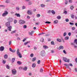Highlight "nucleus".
Segmentation results:
<instances>
[{"label":"nucleus","instance_id":"nucleus-11","mask_svg":"<svg viewBox=\"0 0 77 77\" xmlns=\"http://www.w3.org/2000/svg\"><path fill=\"white\" fill-rule=\"evenodd\" d=\"M27 2H28V5H29L32 4V1H31L29 0L27 1Z\"/></svg>","mask_w":77,"mask_h":77},{"label":"nucleus","instance_id":"nucleus-4","mask_svg":"<svg viewBox=\"0 0 77 77\" xmlns=\"http://www.w3.org/2000/svg\"><path fill=\"white\" fill-rule=\"evenodd\" d=\"M12 74L14 75H15L17 73V71L15 69H13L12 71Z\"/></svg>","mask_w":77,"mask_h":77},{"label":"nucleus","instance_id":"nucleus-28","mask_svg":"<svg viewBox=\"0 0 77 77\" xmlns=\"http://www.w3.org/2000/svg\"><path fill=\"white\" fill-rule=\"evenodd\" d=\"M23 70H24V71H27V67H25L23 69Z\"/></svg>","mask_w":77,"mask_h":77},{"label":"nucleus","instance_id":"nucleus-2","mask_svg":"<svg viewBox=\"0 0 77 77\" xmlns=\"http://www.w3.org/2000/svg\"><path fill=\"white\" fill-rule=\"evenodd\" d=\"M63 60L64 61V62H69L70 60L69 59H68L66 58L63 57Z\"/></svg>","mask_w":77,"mask_h":77},{"label":"nucleus","instance_id":"nucleus-54","mask_svg":"<svg viewBox=\"0 0 77 77\" xmlns=\"http://www.w3.org/2000/svg\"><path fill=\"white\" fill-rule=\"evenodd\" d=\"M23 28L24 29H26L27 28V26L25 25L23 26Z\"/></svg>","mask_w":77,"mask_h":77},{"label":"nucleus","instance_id":"nucleus-38","mask_svg":"<svg viewBox=\"0 0 77 77\" xmlns=\"http://www.w3.org/2000/svg\"><path fill=\"white\" fill-rule=\"evenodd\" d=\"M45 23L46 24H50V23H51V22H50L49 21H46L45 22Z\"/></svg>","mask_w":77,"mask_h":77},{"label":"nucleus","instance_id":"nucleus-47","mask_svg":"<svg viewBox=\"0 0 77 77\" xmlns=\"http://www.w3.org/2000/svg\"><path fill=\"white\" fill-rule=\"evenodd\" d=\"M26 9V6H22V9Z\"/></svg>","mask_w":77,"mask_h":77},{"label":"nucleus","instance_id":"nucleus-32","mask_svg":"<svg viewBox=\"0 0 77 77\" xmlns=\"http://www.w3.org/2000/svg\"><path fill=\"white\" fill-rule=\"evenodd\" d=\"M43 48H44V49H46V48H48V47L47 46H46V45L43 46Z\"/></svg>","mask_w":77,"mask_h":77},{"label":"nucleus","instance_id":"nucleus-6","mask_svg":"<svg viewBox=\"0 0 77 77\" xmlns=\"http://www.w3.org/2000/svg\"><path fill=\"white\" fill-rule=\"evenodd\" d=\"M27 13L29 14V15H32V14H33V13H32V11L30 10H29L28 11Z\"/></svg>","mask_w":77,"mask_h":77},{"label":"nucleus","instance_id":"nucleus-31","mask_svg":"<svg viewBox=\"0 0 77 77\" xmlns=\"http://www.w3.org/2000/svg\"><path fill=\"white\" fill-rule=\"evenodd\" d=\"M17 63L18 65H21L22 63H21V61H18L17 62Z\"/></svg>","mask_w":77,"mask_h":77},{"label":"nucleus","instance_id":"nucleus-40","mask_svg":"<svg viewBox=\"0 0 77 77\" xmlns=\"http://www.w3.org/2000/svg\"><path fill=\"white\" fill-rule=\"evenodd\" d=\"M51 12V10H49L48 11V14H50Z\"/></svg>","mask_w":77,"mask_h":77},{"label":"nucleus","instance_id":"nucleus-46","mask_svg":"<svg viewBox=\"0 0 77 77\" xmlns=\"http://www.w3.org/2000/svg\"><path fill=\"white\" fill-rule=\"evenodd\" d=\"M69 2L70 3H72V0H69Z\"/></svg>","mask_w":77,"mask_h":77},{"label":"nucleus","instance_id":"nucleus-51","mask_svg":"<svg viewBox=\"0 0 77 77\" xmlns=\"http://www.w3.org/2000/svg\"><path fill=\"white\" fill-rule=\"evenodd\" d=\"M6 68L7 69H9V66L8 65H6Z\"/></svg>","mask_w":77,"mask_h":77},{"label":"nucleus","instance_id":"nucleus-21","mask_svg":"<svg viewBox=\"0 0 77 77\" xmlns=\"http://www.w3.org/2000/svg\"><path fill=\"white\" fill-rule=\"evenodd\" d=\"M30 41L27 42H26L24 43V45H27V44H29V43H30Z\"/></svg>","mask_w":77,"mask_h":77},{"label":"nucleus","instance_id":"nucleus-52","mask_svg":"<svg viewBox=\"0 0 77 77\" xmlns=\"http://www.w3.org/2000/svg\"><path fill=\"white\" fill-rule=\"evenodd\" d=\"M41 63V61L40 60H38L37 62V63L38 64H39Z\"/></svg>","mask_w":77,"mask_h":77},{"label":"nucleus","instance_id":"nucleus-37","mask_svg":"<svg viewBox=\"0 0 77 77\" xmlns=\"http://www.w3.org/2000/svg\"><path fill=\"white\" fill-rule=\"evenodd\" d=\"M40 41L43 42H44V39H40Z\"/></svg>","mask_w":77,"mask_h":77},{"label":"nucleus","instance_id":"nucleus-22","mask_svg":"<svg viewBox=\"0 0 77 77\" xmlns=\"http://www.w3.org/2000/svg\"><path fill=\"white\" fill-rule=\"evenodd\" d=\"M64 65H65V66H66L67 68H69V64H64Z\"/></svg>","mask_w":77,"mask_h":77},{"label":"nucleus","instance_id":"nucleus-35","mask_svg":"<svg viewBox=\"0 0 77 77\" xmlns=\"http://www.w3.org/2000/svg\"><path fill=\"white\" fill-rule=\"evenodd\" d=\"M70 8L71 10H73V9H74V6L73 5H72L70 7Z\"/></svg>","mask_w":77,"mask_h":77},{"label":"nucleus","instance_id":"nucleus-62","mask_svg":"<svg viewBox=\"0 0 77 77\" xmlns=\"http://www.w3.org/2000/svg\"><path fill=\"white\" fill-rule=\"evenodd\" d=\"M65 39H69V37L67 36L65 37Z\"/></svg>","mask_w":77,"mask_h":77},{"label":"nucleus","instance_id":"nucleus-26","mask_svg":"<svg viewBox=\"0 0 77 77\" xmlns=\"http://www.w3.org/2000/svg\"><path fill=\"white\" fill-rule=\"evenodd\" d=\"M33 32V31H32L31 32H29V35H32V34Z\"/></svg>","mask_w":77,"mask_h":77},{"label":"nucleus","instance_id":"nucleus-23","mask_svg":"<svg viewBox=\"0 0 77 77\" xmlns=\"http://www.w3.org/2000/svg\"><path fill=\"white\" fill-rule=\"evenodd\" d=\"M51 12L53 15H54V14H55V11H54V10H52Z\"/></svg>","mask_w":77,"mask_h":77},{"label":"nucleus","instance_id":"nucleus-61","mask_svg":"<svg viewBox=\"0 0 77 77\" xmlns=\"http://www.w3.org/2000/svg\"><path fill=\"white\" fill-rule=\"evenodd\" d=\"M69 24L70 25H72L73 26L74 25V23H71V22H70Z\"/></svg>","mask_w":77,"mask_h":77},{"label":"nucleus","instance_id":"nucleus-57","mask_svg":"<svg viewBox=\"0 0 77 77\" xmlns=\"http://www.w3.org/2000/svg\"><path fill=\"white\" fill-rule=\"evenodd\" d=\"M43 34H45V33H40L38 34V35H43Z\"/></svg>","mask_w":77,"mask_h":77},{"label":"nucleus","instance_id":"nucleus-25","mask_svg":"<svg viewBox=\"0 0 77 77\" xmlns=\"http://www.w3.org/2000/svg\"><path fill=\"white\" fill-rule=\"evenodd\" d=\"M16 9L17 11H19L20 10V8L19 6L17 7L16 8Z\"/></svg>","mask_w":77,"mask_h":77},{"label":"nucleus","instance_id":"nucleus-58","mask_svg":"<svg viewBox=\"0 0 77 77\" xmlns=\"http://www.w3.org/2000/svg\"><path fill=\"white\" fill-rule=\"evenodd\" d=\"M11 44H12V42L11 41H10V42H9V45H11Z\"/></svg>","mask_w":77,"mask_h":77},{"label":"nucleus","instance_id":"nucleus-63","mask_svg":"<svg viewBox=\"0 0 77 77\" xmlns=\"http://www.w3.org/2000/svg\"><path fill=\"white\" fill-rule=\"evenodd\" d=\"M75 61L76 63H77V58H76L75 60Z\"/></svg>","mask_w":77,"mask_h":77},{"label":"nucleus","instance_id":"nucleus-56","mask_svg":"<svg viewBox=\"0 0 77 77\" xmlns=\"http://www.w3.org/2000/svg\"><path fill=\"white\" fill-rule=\"evenodd\" d=\"M65 2H65V3L66 5H67V4H68V1L65 0Z\"/></svg>","mask_w":77,"mask_h":77},{"label":"nucleus","instance_id":"nucleus-19","mask_svg":"<svg viewBox=\"0 0 77 77\" xmlns=\"http://www.w3.org/2000/svg\"><path fill=\"white\" fill-rule=\"evenodd\" d=\"M32 68H35V67H36V64L33 63L32 65Z\"/></svg>","mask_w":77,"mask_h":77},{"label":"nucleus","instance_id":"nucleus-15","mask_svg":"<svg viewBox=\"0 0 77 77\" xmlns=\"http://www.w3.org/2000/svg\"><path fill=\"white\" fill-rule=\"evenodd\" d=\"M36 60V57H33L32 58V62H35V60Z\"/></svg>","mask_w":77,"mask_h":77},{"label":"nucleus","instance_id":"nucleus-36","mask_svg":"<svg viewBox=\"0 0 77 77\" xmlns=\"http://www.w3.org/2000/svg\"><path fill=\"white\" fill-rule=\"evenodd\" d=\"M10 2V1H9V0H6L5 1V3H9Z\"/></svg>","mask_w":77,"mask_h":77},{"label":"nucleus","instance_id":"nucleus-18","mask_svg":"<svg viewBox=\"0 0 77 77\" xmlns=\"http://www.w3.org/2000/svg\"><path fill=\"white\" fill-rule=\"evenodd\" d=\"M57 18L58 20H60L61 19V17L60 16H58L57 17Z\"/></svg>","mask_w":77,"mask_h":77},{"label":"nucleus","instance_id":"nucleus-44","mask_svg":"<svg viewBox=\"0 0 77 77\" xmlns=\"http://www.w3.org/2000/svg\"><path fill=\"white\" fill-rule=\"evenodd\" d=\"M36 16L37 17H40L41 16V15L39 14H38Z\"/></svg>","mask_w":77,"mask_h":77},{"label":"nucleus","instance_id":"nucleus-17","mask_svg":"<svg viewBox=\"0 0 77 77\" xmlns=\"http://www.w3.org/2000/svg\"><path fill=\"white\" fill-rule=\"evenodd\" d=\"M15 15H16V16H17V17H20V14H15Z\"/></svg>","mask_w":77,"mask_h":77},{"label":"nucleus","instance_id":"nucleus-39","mask_svg":"<svg viewBox=\"0 0 77 77\" xmlns=\"http://www.w3.org/2000/svg\"><path fill=\"white\" fill-rule=\"evenodd\" d=\"M75 27H72V30H75Z\"/></svg>","mask_w":77,"mask_h":77},{"label":"nucleus","instance_id":"nucleus-33","mask_svg":"<svg viewBox=\"0 0 77 77\" xmlns=\"http://www.w3.org/2000/svg\"><path fill=\"white\" fill-rule=\"evenodd\" d=\"M74 43H75L77 45V39H75L74 41Z\"/></svg>","mask_w":77,"mask_h":77},{"label":"nucleus","instance_id":"nucleus-9","mask_svg":"<svg viewBox=\"0 0 77 77\" xmlns=\"http://www.w3.org/2000/svg\"><path fill=\"white\" fill-rule=\"evenodd\" d=\"M8 21L10 23V22H12L13 21V19L12 17H10L8 18Z\"/></svg>","mask_w":77,"mask_h":77},{"label":"nucleus","instance_id":"nucleus-16","mask_svg":"<svg viewBox=\"0 0 77 77\" xmlns=\"http://www.w3.org/2000/svg\"><path fill=\"white\" fill-rule=\"evenodd\" d=\"M15 59L14 58H13L12 59L11 62L12 63H14V62H15Z\"/></svg>","mask_w":77,"mask_h":77},{"label":"nucleus","instance_id":"nucleus-5","mask_svg":"<svg viewBox=\"0 0 77 77\" xmlns=\"http://www.w3.org/2000/svg\"><path fill=\"white\" fill-rule=\"evenodd\" d=\"M41 55L42 56H45V51L43 50L41 51Z\"/></svg>","mask_w":77,"mask_h":77},{"label":"nucleus","instance_id":"nucleus-42","mask_svg":"<svg viewBox=\"0 0 77 77\" xmlns=\"http://www.w3.org/2000/svg\"><path fill=\"white\" fill-rule=\"evenodd\" d=\"M2 63H3L4 64H5V63H6V61L3 60H2Z\"/></svg>","mask_w":77,"mask_h":77},{"label":"nucleus","instance_id":"nucleus-49","mask_svg":"<svg viewBox=\"0 0 77 77\" xmlns=\"http://www.w3.org/2000/svg\"><path fill=\"white\" fill-rule=\"evenodd\" d=\"M71 17L72 18V19H73L74 18V16L73 14H72L71 15Z\"/></svg>","mask_w":77,"mask_h":77},{"label":"nucleus","instance_id":"nucleus-13","mask_svg":"<svg viewBox=\"0 0 77 77\" xmlns=\"http://www.w3.org/2000/svg\"><path fill=\"white\" fill-rule=\"evenodd\" d=\"M8 56L7 54H6L4 55V58L5 59H8Z\"/></svg>","mask_w":77,"mask_h":77},{"label":"nucleus","instance_id":"nucleus-20","mask_svg":"<svg viewBox=\"0 0 77 77\" xmlns=\"http://www.w3.org/2000/svg\"><path fill=\"white\" fill-rule=\"evenodd\" d=\"M16 32H17V30H14L13 31H12L11 32V34H14V33H15Z\"/></svg>","mask_w":77,"mask_h":77},{"label":"nucleus","instance_id":"nucleus-1","mask_svg":"<svg viewBox=\"0 0 77 77\" xmlns=\"http://www.w3.org/2000/svg\"><path fill=\"white\" fill-rule=\"evenodd\" d=\"M8 14V12L7 11H5L4 13L2 14V17H6Z\"/></svg>","mask_w":77,"mask_h":77},{"label":"nucleus","instance_id":"nucleus-64","mask_svg":"<svg viewBox=\"0 0 77 77\" xmlns=\"http://www.w3.org/2000/svg\"><path fill=\"white\" fill-rule=\"evenodd\" d=\"M75 72H77V68H75Z\"/></svg>","mask_w":77,"mask_h":77},{"label":"nucleus","instance_id":"nucleus-29","mask_svg":"<svg viewBox=\"0 0 77 77\" xmlns=\"http://www.w3.org/2000/svg\"><path fill=\"white\" fill-rule=\"evenodd\" d=\"M57 41L58 42H62V40L60 39H57Z\"/></svg>","mask_w":77,"mask_h":77},{"label":"nucleus","instance_id":"nucleus-10","mask_svg":"<svg viewBox=\"0 0 77 77\" xmlns=\"http://www.w3.org/2000/svg\"><path fill=\"white\" fill-rule=\"evenodd\" d=\"M8 30L9 31H11V29H12V26H8Z\"/></svg>","mask_w":77,"mask_h":77},{"label":"nucleus","instance_id":"nucleus-30","mask_svg":"<svg viewBox=\"0 0 77 77\" xmlns=\"http://www.w3.org/2000/svg\"><path fill=\"white\" fill-rule=\"evenodd\" d=\"M19 53H20V51H19V49H17V55L19 54Z\"/></svg>","mask_w":77,"mask_h":77},{"label":"nucleus","instance_id":"nucleus-60","mask_svg":"<svg viewBox=\"0 0 77 77\" xmlns=\"http://www.w3.org/2000/svg\"><path fill=\"white\" fill-rule=\"evenodd\" d=\"M63 52L64 54H66V51L65 50H63Z\"/></svg>","mask_w":77,"mask_h":77},{"label":"nucleus","instance_id":"nucleus-7","mask_svg":"<svg viewBox=\"0 0 77 77\" xmlns=\"http://www.w3.org/2000/svg\"><path fill=\"white\" fill-rule=\"evenodd\" d=\"M10 24H11V23H10V22H7L5 23V25L7 27L10 26Z\"/></svg>","mask_w":77,"mask_h":77},{"label":"nucleus","instance_id":"nucleus-8","mask_svg":"<svg viewBox=\"0 0 77 77\" xmlns=\"http://www.w3.org/2000/svg\"><path fill=\"white\" fill-rule=\"evenodd\" d=\"M5 50V48L3 46H1L0 47V51H3Z\"/></svg>","mask_w":77,"mask_h":77},{"label":"nucleus","instance_id":"nucleus-14","mask_svg":"<svg viewBox=\"0 0 77 77\" xmlns=\"http://www.w3.org/2000/svg\"><path fill=\"white\" fill-rule=\"evenodd\" d=\"M54 24H57L58 23V20H55L54 21Z\"/></svg>","mask_w":77,"mask_h":77},{"label":"nucleus","instance_id":"nucleus-24","mask_svg":"<svg viewBox=\"0 0 77 77\" xmlns=\"http://www.w3.org/2000/svg\"><path fill=\"white\" fill-rule=\"evenodd\" d=\"M18 54L19 57H20V58H21V57H22V56H21V54L19 53V54Z\"/></svg>","mask_w":77,"mask_h":77},{"label":"nucleus","instance_id":"nucleus-12","mask_svg":"<svg viewBox=\"0 0 77 77\" xmlns=\"http://www.w3.org/2000/svg\"><path fill=\"white\" fill-rule=\"evenodd\" d=\"M40 6L42 8H45V5L44 4H41L40 5Z\"/></svg>","mask_w":77,"mask_h":77},{"label":"nucleus","instance_id":"nucleus-55","mask_svg":"<svg viewBox=\"0 0 77 77\" xmlns=\"http://www.w3.org/2000/svg\"><path fill=\"white\" fill-rule=\"evenodd\" d=\"M40 72H43V69H40Z\"/></svg>","mask_w":77,"mask_h":77},{"label":"nucleus","instance_id":"nucleus-59","mask_svg":"<svg viewBox=\"0 0 77 77\" xmlns=\"http://www.w3.org/2000/svg\"><path fill=\"white\" fill-rule=\"evenodd\" d=\"M63 13L65 14H67V11H64L63 12Z\"/></svg>","mask_w":77,"mask_h":77},{"label":"nucleus","instance_id":"nucleus-45","mask_svg":"<svg viewBox=\"0 0 77 77\" xmlns=\"http://www.w3.org/2000/svg\"><path fill=\"white\" fill-rule=\"evenodd\" d=\"M69 65L70 66H73L72 64L71 63H69Z\"/></svg>","mask_w":77,"mask_h":77},{"label":"nucleus","instance_id":"nucleus-41","mask_svg":"<svg viewBox=\"0 0 77 77\" xmlns=\"http://www.w3.org/2000/svg\"><path fill=\"white\" fill-rule=\"evenodd\" d=\"M66 32H64L63 34V36H66Z\"/></svg>","mask_w":77,"mask_h":77},{"label":"nucleus","instance_id":"nucleus-48","mask_svg":"<svg viewBox=\"0 0 77 77\" xmlns=\"http://www.w3.org/2000/svg\"><path fill=\"white\" fill-rule=\"evenodd\" d=\"M30 56L31 57H33V54H31L30 55Z\"/></svg>","mask_w":77,"mask_h":77},{"label":"nucleus","instance_id":"nucleus-53","mask_svg":"<svg viewBox=\"0 0 77 77\" xmlns=\"http://www.w3.org/2000/svg\"><path fill=\"white\" fill-rule=\"evenodd\" d=\"M65 21L66 22H68L69 21V19H66L65 20Z\"/></svg>","mask_w":77,"mask_h":77},{"label":"nucleus","instance_id":"nucleus-50","mask_svg":"<svg viewBox=\"0 0 77 77\" xmlns=\"http://www.w3.org/2000/svg\"><path fill=\"white\" fill-rule=\"evenodd\" d=\"M11 51V52H12L13 53H15V50H12Z\"/></svg>","mask_w":77,"mask_h":77},{"label":"nucleus","instance_id":"nucleus-43","mask_svg":"<svg viewBox=\"0 0 77 77\" xmlns=\"http://www.w3.org/2000/svg\"><path fill=\"white\" fill-rule=\"evenodd\" d=\"M17 23V20H14V24H16Z\"/></svg>","mask_w":77,"mask_h":77},{"label":"nucleus","instance_id":"nucleus-34","mask_svg":"<svg viewBox=\"0 0 77 77\" xmlns=\"http://www.w3.org/2000/svg\"><path fill=\"white\" fill-rule=\"evenodd\" d=\"M51 45H54V41L51 42Z\"/></svg>","mask_w":77,"mask_h":77},{"label":"nucleus","instance_id":"nucleus-27","mask_svg":"<svg viewBox=\"0 0 77 77\" xmlns=\"http://www.w3.org/2000/svg\"><path fill=\"white\" fill-rule=\"evenodd\" d=\"M59 48H60V49H61L62 50V49L63 48V46H60Z\"/></svg>","mask_w":77,"mask_h":77},{"label":"nucleus","instance_id":"nucleus-3","mask_svg":"<svg viewBox=\"0 0 77 77\" xmlns=\"http://www.w3.org/2000/svg\"><path fill=\"white\" fill-rule=\"evenodd\" d=\"M19 24H23L26 23V22L24 20H20L19 21Z\"/></svg>","mask_w":77,"mask_h":77}]
</instances>
